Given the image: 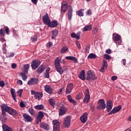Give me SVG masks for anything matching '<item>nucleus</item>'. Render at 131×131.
<instances>
[{"label":"nucleus","mask_w":131,"mask_h":131,"mask_svg":"<svg viewBox=\"0 0 131 131\" xmlns=\"http://www.w3.org/2000/svg\"><path fill=\"white\" fill-rule=\"evenodd\" d=\"M105 53H106V54H111V49L106 50L105 51Z\"/></svg>","instance_id":"obj_59"},{"label":"nucleus","mask_w":131,"mask_h":131,"mask_svg":"<svg viewBox=\"0 0 131 131\" xmlns=\"http://www.w3.org/2000/svg\"><path fill=\"white\" fill-rule=\"evenodd\" d=\"M91 100V96H90V91L86 89L85 91V97L83 99V102L85 104H88Z\"/></svg>","instance_id":"obj_7"},{"label":"nucleus","mask_w":131,"mask_h":131,"mask_svg":"<svg viewBox=\"0 0 131 131\" xmlns=\"http://www.w3.org/2000/svg\"><path fill=\"white\" fill-rule=\"evenodd\" d=\"M20 107L21 108H24V107H25V104H24V102H23V101L20 102Z\"/></svg>","instance_id":"obj_52"},{"label":"nucleus","mask_w":131,"mask_h":131,"mask_svg":"<svg viewBox=\"0 0 131 131\" xmlns=\"http://www.w3.org/2000/svg\"><path fill=\"white\" fill-rule=\"evenodd\" d=\"M83 11H84V9L82 8L80 9L79 10H78L76 12L77 15H78L79 17H83L84 16Z\"/></svg>","instance_id":"obj_28"},{"label":"nucleus","mask_w":131,"mask_h":131,"mask_svg":"<svg viewBox=\"0 0 131 131\" xmlns=\"http://www.w3.org/2000/svg\"><path fill=\"white\" fill-rule=\"evenodd\" d=\"M5 31L7 34H9V28H6Z\"/></svg>","instance_id":"obj_63"},{"label":"nucleus","mask_w":131,"mask_h":131,"mask_svg":"<svg viewBox=\"0 0 131 131\" xmlns=\"http://www.w3.org/2000/svg\"><path fill=\"white\" fill-rule=\"evenodd\" d=\"M68 99L69 102H70V103H72V104H74V105H75L76 104V102L73 99H72L71 95H68Z\"/></svg>","instance_id":"obj_33"},{"label":"nucleus","mask_w":131,"mask_h":131,"mask_svg":"<svg viewBox=\"0 0 131 131\" xmlns=\"http://www.w3.org/2000/svg\"><path fill=\"white\" fill-rule=\"evenodd\" d=\"M70 122H71V119L70 117L67 116L63 119V125L66 128L70 127Z\"/></svg>","instance_id":"obj_6"},{"label":"nucleus","mask_w":131,"mask_h":131,"mask_svg":"<svg viewBox=\"0 0 131 131\" xmlns=\"http://www.w3.org/2000/svg\"><path fill=\"white\" fill-rule=\"evenodd\" d=\"M86 14L88 16H91L92 15V10L91 9L87 10Z\"/></svg>","instance_id":"obj_50"},{"label":"nucleus","mask_w":131,"mask_h":131,"mask_svg":"<svg viewBox=\"0 0 131 131\" xmlns=\"http://www.w3.org/2000/svg\"><path fill=\"white\" fill-rule=\"evenodd\" d=\"M60 62H61V59L57 57L54 61V65L57 72L59 73V74H62L63 73V69L61 68Z\"/></svg>","instance_id":"obj_2"},{"label":"nucleus","mask_w":131,"mask_h":131,"mask_svg":"<svg viewBox=\"0 0 131 131\" xmlns=\"http://www.w3.org/2000/svg\"><path fill=\"white\" fill-rule=\"evenodd\" d=\"M49 103L50 105L53 107V108L55 107V105H56V101H55V100L53 99H51L49 100Z\"/></svg>","instance_id":"obj_38"},{"label":"nucleus","mask_w":131,"mask_h":131,"mask_svg":"<svg viewBox=\"0 0 131 131\" xmlns=\"http://www.w3.org/2000/svg\"><path fill=\"white\" fill-rule=\"evenodd\" d=\"M97 108L98 110H104L106 108V103L104 99H100L98 101Z\"/></svg>","instance_id":"obj_4"},{"label":"nucleus","mask_w":131,"mask_h":131,"mask_svg":"<svg viewBox=\"0 0 131 131\" xmlns=\"http://www.w3.org/2000/svg\"><path fill=\"white\" fill-rule=\"evenodd\" d=\"M121 105H119L117 107H114L112 111H111L108 113V115H111L112 114H115V113H117V112H119L120 110H121Z\"/></svg>","instance_id":"obj_11"},{"label":"nucleus","mask_w":131,"mask_h":131,"mask_svg":"<svg viewBox=\"0 0 131 131\" xmlns=\"http://www.w3.org/2000/svg\"><path fill=\"white\" fill-rule=\"evenodd\" d=\"M25 74H26L24 73H19V76H21L23 80H24V81H26V80L27 79V76H26V75Z\"/></svg>","instance_id":"obj_34"},{"label":"nucleus","mask_w":131,"mask_h":131,"mask_svg":"<svg viewBox=\"0 0 131 131\" xmlns=\"http://www.w3.org/2000/svg\"><path fill=\"white\" fill-rule=\"evenodd\" d=\"M42 20L46 25H49V23H50L51 19H50V17H49V15L48 14L44 15L42 17Z\"/></svg>","instance_id":"obj_12"},{"label":"nucleus","mask_w":131,"mask_h":131,"mask_svg":"<svg viewBox=\"0 0 131 131\" xmlns=\"http://www.w3.org/2000/svg\"><path fill=\"white\" fill-rule=\"evenodd\" d=\"M45 91L48 94H53V89L49 85H46L44 86Z\"/></svg>","instance_id":"obj_20"},{"label":"nucleus","mask_w":131,"mask_h":131,"mask_svg":"<svg viewBox=\"0 0 131 131\" xmlns=\"http://www.w3.org/2000/svg\"><path fill=\"white\" fill-rule=\"evenodd\" d=\"M72 90H73V84L72 83H70L68 84L66 93V94H71V92H72Z\"/></svg>","instance_id":"obj_13"},{"label":"nucleus","mask_w":131,"mask_h":131,"mask_svg":"<svg viewBox=\"0 0 131 131\" xmlns=\"http://www.w3.org/2000/svg\"><path fill=\"white\" fill-rule=\"evenodd\" d=\"M106 68H105L102 66V67H101V69H100L99 71L100 72H104V71H105V69H106Z\"/></svg>","instance_id":"obj_54"},{"label":"nucleus","mask_w":131,"mask_h":131,"mask_svg":"<svg viewBox=\"0 0 131 131\" xmlns=\"http://www.w3.org/2000/svg\"><path fill=\"white\" fill-rule=\"evenodd\" d=\"M113 107V103L111 100H108L106 102V106L105 105V108H106L107 112H110L112 110Z\"/></svg>","instance_id":"obj_10"},{"label":"nucleus","mask_w":131,"mask_h":131,"mask_svg":"<svg viewBox=\"0 0 131 131\" xmlns=\"http://www.w3.org/2000/svg\"><path fill=\"white\" fill-rule=\"evenodd\" d=\"M117 79V76H113L112 77V80H116Z\"/></svg>","instance_id":"obj_60"},{"label":"nucleus","mask_w":131,"mask_h":131,"mask_svg":"<svg viewBox=\"0 0 131 131\" xmlns=\"http://www.w3.org/2000/svg\"><path fill=\"white\" fill-rule=\"evenodd\" d=\"M80 120L82 123H85L88 120V113H84L80 118Z\"/></svg>","instance_id":"obj_14"},{"label":"nucleus","mask_w":131,"mask_h":131,"mask_svg":"<svg viewBox=\"0 0 131 131\" xmlns=\"http://www.w3.org/2000/svg\"><path fill=\"white\" fill-rule=\"evenodd\" d=\"M66 112H67V108L64 106H60L59 112V116L66 114Z\"/></svg>","instance_id":"obj_16"},{"label":"nucleus","mask_w":131,"mask_h":131,"mask_svg":"<svg viewBox=\"0 0 131 131\" xmlns=\"http://www.w3.org/2000/svg\"><path fill=\"white\" fill-rule=\"evenodd\" d=\"M38 82L37 78H31L30 80L28 81L27 84L28 85H32V84H36Z\"/></svg>","instance_id":"obj_18"},{"label":"nucleus","mask_w":131,"mask_h":131,"mask_svg":"<svg viewBox=\"0 0 131 131\" xmlns=\"http://www.w3.org/2000/svg\"><path fill=\"white\" fill-rule=\"evenodd\" d=\"M5 31L3 29H1L0 30V36H5Z\"/></svg>","instance_id":"obj_47"},{"label":"nucleus","mask_w":131,"mask_h":131,"mask_svg":"<svg viewBox=\"0 0 131 131\" xmlns=\"http://www.w3.org/2000/svg\"><path fill=\"white\" fill-rule=\"evenodd\" d=\"M66 59H67V60H71L72 61L74 62V63H78V60H77V58H76L74 56H67L66 57Z\"/></svg>","instance_id":"obj_24"},{"label":"nucleus","mask_w":131,"mask_h":131,"mask_svg":"<svg viewBox=\"0 0 131 131\" xmlns=\"http://www.w3.org/2000/svg\"><path fill=\"white\" fill-rule=\"evenodd\" d=\"M92 28V27L91 25H86L83 28V31H90Z\"/></svg>","instance_id":"obj_36"},{"label":"nucleus","mask_w":131,"mask_h":131,"mask_svg":"<svg viewBox=\"0 0 131 131\" xmlns=\"http://www.w3.org/2000/svg\"><path fill=\"white\" fill-rule=\"evenodd\" d=\"M79 77L82 80H85V71L82 70L79 75Z\"/></svg>","instance_id":"obj_23"},{"label":"nucleus","mask_w":131,"mask_h":131,"mask_svg":"<svg viewBox=\"0 0 131 131\" xmlns=\"http://www.w3.org/2000/svg\"><path fill=\"white\" fill-rule=\"evenodd\" d=\"M40 127H41V128H43V129H46V130H49V129H50V125L45 122L41 123Z\"/></svg>","instance_id":"obj_21"},{"label":"nucleus","mask_w":131,"mask_h":131,"mask_svg":"<svg viewBox=\"0 0 131 131\" xmlns=\"http://www.w3.org/2000/svg\"><path fill=\"white\" fill-rule=\"evenodd\" d=\"M103 67H105V68H107V67L108 66V64H107V61L103 60Z\"/></svg>","instance_id":"obj_49"},{"label":"nucleus","mask_w":131,"mask_h":131,"mask_svg":"<svg viewBox=\"0 0 131 131\" xmlns=\"http://www.w3.org/2000/svg\"><path fill=\"white\" fill-rule=\"evenodd\" d=\"M68 51V47L66 46H64L61 49V54H65Z\"/></svg>","instance_id":"obj_42"},{"label":"nucleus","mask_w":131,"mask_h":131,"mask_svg":"<svg viewBox=\"0 0 131 131\" xmlns=\"http://www.w3.org/2000/svg\"><path fill=\"white\" fill-rule=\"evenodd\" d=\"M99 30V28L98 27H95L92 31V34H97Z\"/></svg>","instance_id":"obj_43"},{"label":"nucleus","mask_w":131,"mask_h":131,"mask_svg":"<svg viewBox=\"0 0 131 131\" xmlns=\"http://www.w3.org/2000/svg\"><path fill=\"white\" fill-rule=\"evenodd\" d=\"M28 112L29 113L31 114V115H33V116H34V110H33L32 108H29Z\"/></svg>","instance_id":"obj_44"},{"label":"nucleus","mask_w":131,"mask_h":131,"mask_svg":"<svg viewBox=\"0 0 131 131\" xmlns=\"http://www.w3.org/2000/svg\"><path fill=\"white\" fill-rule=\"evenodd\" d=\"M11 67L12 69H16V68H17V64L16 63H13L11 65Z\"/></svg>","instance_id":"obj_53"},{"label":"nucleus","mask_w":131,"mask_h":131,"mask_svg":"<svg viewBox=\"0 0 131 131\" xmlns=\"http://www.w3.org/2000/svg\"><path fill=\"white\" fill-rule=\"evenodd\" d=\"M52 46H53V43H52L51 42H49L47 44V47H48V48H51V47H52Z\"/></svg>","instance_id":"obj_58"},{"label":"nucleus","mask_w":131,"mask_h":131,"mask_svg":"<svg viewBox=\"0 0 131 131\" xmlns=\"http://www.w3.org/2000/svg\"><path fill=\"white\" fill-rule=\"evenodd\" d=\"M14 56H15V53H14V52H10L8 53V55L7 57V58H13Z\"/></svg>","instance_id":"obj_45"},{"label":"nucleus","mask_w":131,"mask_h":131,"mask_svg":"<svg viewBox=\"0 0 131 131\" xmlns=\"http://www.w3.org/2000/svg\"><path fill=\"white\" fill-rule=\"evenodd\" d=\"M113 39L117 45H121V36L118 34H113Z\"/></svg>","instance_id":"obj_5"},{"label":"nucleus","mask_w":131,"mask_h":131,"mask_svg":"<svg viewBox=\"0 0 131 131\" xmlns=\"http://www.w3.org/2000/svg\"><path fill=\"white\" fill-rule=\"evenodd\" d=\"M76 46L78 48V49H81V47H80V43H79V42H76Z\"/></svg>","instance_id":"obj_55"},{"label":"nucleus","mask_w":131,"mask_h":131,"mask_svg":"<svg viewBox=\"0 0 131 131\" xmlns=\"http://www.w3.org/2000/svg\"><path fill=\"white\" fill-rule=\"evenodd\" d=\"M103 57L104 59H106V60H110V58H111V57L107 54H104Z\"/></svg>","instance_id":"obj_48"},{"label":"nucleus","mask_w":131,"mask_h":131,"mask_svg":"<svg viewBox=\"0 0 131 131\" xmlns=\"http://www.w3.org/2000/svg\"><path fill=\"white\" fill-rule=\"evenodd\" d=\"M34 98L37 100H39L42 98V93L41 92H36L35 94Z\"/></svg>","instance_id":"obj_25"},{"label":"nucleus","mask_w":131,"mask_h":131,"mask_svg":"<svg viewBox=\"0 0 131 131\" xmlns=\"http://www.w3.org/2000/svg\"><path fill=\"white\" fill-rule=\"evenodd\" d=\"M43 116H44L43 112H39L37 115L38 121L40 122L41 121V119H42V118H43Z\"/></svg>","instance_id":"obj_27"},{"label":"nucleus","mask_w":131,"mask_h":131,"mask_svg":"<svg viewBox=\"0 0 131 131\" xmlns=\"http://www.w3.org/2000/svg\"><path fill=\"white\" fill-rule=\"evenodd\" d=\"M23 116L24 118L25 121H26L27 122H31L32 120H33V119L27 114H24Z\"/></svg>","instance_id":"obj_15"},{"label":"nucleus","mask_w":131,"mask_h":131,"mask_svg":"<svg viewBox=\"0 0 131 131\" xmlns=\"http://www.w3.org/2000/svg\"><path fill=\"white\" fill-rule=\"evenodd\" d=\"M28 70H29V64H24L23 69V73H25V74H28Z\"/></svg>","instance_id":"obj_22"},{"label":"nucleus","mask_w":131,"mask_h":131,"mask_svg":"<svg viewBox=\"0 0 131 131\" xmlns=\"http://www.w3.org/2000/svg\"><path fill=\"white\" fill-rule=\"evenodd\" d=\"M53 130L60 131V125L61 124V123L59 121L55 120L53 121Z\"/></svg>","instance_id":"obj_8"},{"label":"nucleus","mask_w":131,"mask_h":131,"mask_svg":"<svg viewBox=\"0 0 131 131\" xmlns=\"http://www.w3.org/2000/svg\"><path fill=\"white\" fill-rule=\"evenodd\" d=\"M127 119L128 121H131V115L129 116Z\"/></svg>","instance_id":"obj_64"},{"label":"nucleus","mask_w":131,"mask_h":131,"mask_svg":"<svg viewBox=\"0 0 131 131\" xmlns=\"http://www.w3.org/2000/svg\"><path fill=\"white\" fill-rule=\"evenodd\" d=\"M48 27H50L51 28H55V27H57L58 26V21L57 20H53L52 21H50V23L48 25Z\"/></svg>","instance_id":"obj_17"},{"label":"nucleus","mask_w":131,"mask_h":131,"mask_svg":"<svg viewBox=\"0 0 131 131\" xmlns=\"http://www.w3.org/2000/svg\"><path fill=\"white\" fill-rule=\"evenodd\" d=\"M97 58V55L94 53H90L88 56V59H96Z\"/></svg>","instance_id":"obj_40"},{"label":"nucleus","mask_w":131,"mask_h":131,"mask_svg":"<svg viewBox=\"0 0 131 131\" xmlns=\"http://www.w3.org/2000/svg\"><path fill=\"white\" fill-rule=\"evenodd\" d=\"M0 86L3 88V86H5V82L3 81H0Z\"/></svg>","instance_id":"obj_57"},{"label":"nucleus","mask_w":131,"mask_h":131,"mask_svg":"<svg viewBox=\"0 0 131 131\" xmlns=\"http://www.w3.org/2000/svg\"><path fill=\"white\" fill-rule=\"evenodd\" d=\"M67 7L68 6L66 4H63L61 5V12L63 13H66V11H67Z\"/></svg>","instance_id":"obj_32"},{"label":"nucleus","mask_w":131,"mask_h":131,"mask_svg":"<svg viewBox=\"0 0 131 131\" xmlns=\"http://www.w3.org/2000/svg\"><path fill=\"white\" fill-rule=\"evenodd\" d=\"M72 12H73L72 7H70L69 10V12L68 13V19L70 20H71V19H72Z\"/></svg>","instance_id":"obj_26"},{"label":"nucleus","mask_w":131,"mask_h":131,"mask_svg":"<svg viewBox=\"0 0 131 131\" xmlns=\"http://www.w3.org/2000/svg\"><path fill=\"white\" fill-rule=\"evenodd\" d=\"M38 0H31L33 4H34V5H36L37 4V2Z\"/></svg>","instance_id":"obj_61"},{"label":"nucleus","mask_w":131,"mask_h":131,"mask_svg":"<svg viewBox=\"0 0 131 131\" xmlns=\"http://www.w3.org/2000/svg\"><path fill=\"white\" fill-rule=\"evenodd\" d=\"M0 41H2V42L3 41L4 42L3 46V54H6L7 53V50H6V40L5 39H1Z\"/></svg>","instance_id":"obj_35"},{"label":"nucleus","mask_w":131,"mask_h":131,"mask_svg":"<svg viewBox=\"0 0 131 131\" xmlns=\"http://www.w3.org/2000/svg\"><path fill=\"white\" fill-rule=\"evenodd\" d=\"M17 83L19 84V85H22L23 84V82H22V80H18L17 81Z\"/></svg>","instance_id":"obj_51"},{"label":"nucleus","mask_w":131,"mask_h":131,"mask_svg":"<svg viewBox=\"0 0 131 131\" xmlns=\"http://www.w3.org/2000/svg\"><path fill=\"white\" fill-rule=\"evenodd\" d=\"M45 69H46V67L44 66L41 65L38 69H37V73H41L45 71Z\"/></svg>","instance_id":"obj_30"},{"label":"nucleus","mask_w":131,"mask_h":131,"mask_svg":"<svg viewBox=\"0 0 131 131\" xmlns=\"http://www.w3.org/2000/svg\"><path fill=\"white\" fill-rule=\"evenodd\" d=\"M10 93L11 94V96L13 99V100L17 102V96L16 95V91L15 90V89L11 88L10 89Z\"/></svg>","instance_id":"obj_19"},{"label":"nucleus","mask_w":131,"mask_h":131,"mask_svg":"<svg viewBox=\"0 0 131 131\" xmlns=\"http://www.w3.org/2000/svg\"><path fill=\"white\" fill-rule=\"evenodd\" d=\"M62 91H63V88L59 89V90L58 91V95L62 94Z\"/></svg>","instance_id":"obj_62"},{"label":"nucleus","mask_w":131,"mask_h":131,"mask_svg":"<svg viewBox=\"0 0 131 131\" xmlns=\"http://www.w3.org/2000/svg\"><path fill=\"white\" fill-rule=\"evenodd\" d=\"M3 131H13V129L12 128H10L9 126L7 125L6 124H4L3 125Z\"/></svg>","instance_id":"obj_29"},{"label":"nucleus","mask_w":131,"mask_h":131,"mask_svg":"<svg viewBox=\"0 0 131 131\" xmlns=\"http://www.w3.org/2000/svg\"><path fill=\"white\" fill-rule=\"evenodd\" d=\"M40 65V61L39 60H34L32 61L31 63V67L32 69H34V70H35L38 66Z\"/></svg>","instance_id":"obj_9"},{"label":"nucleus","mask_w":131,"mask_h":131,"mask_svg":"<svg viewBox=\"0 0 131 131\" xmlns=\"http://www.w3.org/2000/svg\"><path fill=\"white\" fill-rule=\"evenodd\" d=\"M86 75V79L89 81H91V80H96V79H97V76L95 75V73L92 72V71H88Z\"/></svg>","instance_id":"obj_3"},{"label":"nucleus","mask_w":131,"mask_h":131,"mask_svg":"<svg viewBox=\"0 0 131 131\" xmlns=\"http://www.w3.org/2000/svg\"><path fill=\"white\" fill-rule=\"evenodd\" d=\"M71 36L73 37V38H76V39H80V35L79 34H75V33H72L71 34Z\"/></svg>","instance_id":"obj_31"},{"label":"nucleus","mask_w":131,"mask_h":131,"mask_svg":"<svg viewBox=\"0 0 131 131\" xmlns=\"http://www.w3.org/2000/svg\"><path fill=\"white\" fill-rule=\"evenodd\" d=\"M34 108L37 110H42V109H43L44 108V106L42 104H40V105H37L35 106Z\"/></svg>","instance_id":"obj_41"},{"label":"nucleus","mask_w":131,"mask_h":131,"mask_svg":"<svg viewBox=\"0 0 131 131\" xmlns=\"http://www.w3.org/2000/svg\"><path fill=\"white\" fill-rule=\"evenodd\" d=\"M51 70V69L50 68H48L47 70L46 71V73L45 74V77L46 78H49L50 77V71Z\"/></svg>","instance_id":"obj_37"},{"label":"nucleus","mask_w":131,"mask_h":131,"mask_svg":"<svg viewBox=\"0 0 131 131\" xmlns=\"http://www.w3.org/2000/svg\"><path fill=\"white\" fill-rule=\"evenodd\" d=\"M1 108L3 115H6V112H8L10 115H13L14 116H17L18 115V113L16 110L8 106V105L6 104H3L1 105Z\"/></svg>","instance_id":"obj_1"},{"label":"nucleus","mask_w":131,"mask_h":131,"mask_svg":"<svg viewBox=\"0 0 131 131\" xmlns=\"http://www.w3.org/2000/svg\"><path fill=\"white\" fill-rule=\"evenodd\" d=\"M31 40L33 42L36 41V40H37V38L36 37V36L33 37L31 38Z\"/></svg>","instance_id":"obj_56"},{"label":"nucleus","mask_w":131,"mask_h":131,"mask_svg":"<svg viewBox=\"0 0 131 131\" xmlns=\"http://www.w3.org/2000/svg\"><path fill=\"white\" fill-rule=\"evenodd\" d=\"M52 39H54V38H56L57 36V34H58V30H54L52 31Z\"/></svg>","instance_id":"obj_39"},{"label":"nucleus","mask_w":131,"mask_h":131,"mask_svg":"<svg viewBox=\"0 0 131 131\" xmlns=\"http://www.w3.org/2000/svg\"><path fill=\"white\" fill-rule=\"evenodd\" d=\"M17 95H19V97L21 98V97H22V93H23V90L20 89L19 90H18L17 92Z\"/></svg>","instance_id":"obj_46"}]
</instances>
